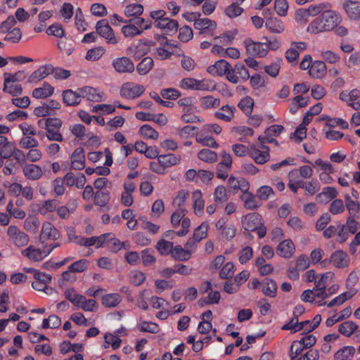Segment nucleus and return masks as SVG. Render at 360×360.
Wrapping results in <instances>:
<instances>
[{
    "instance_id": "obj_14",
    "label": "nucleus",
    "mask_w": 360,
    "mask_h": 360,
    "mask_svg": "<svg viewBox=\"0 0 360 360\" xmlns=\"http://www.w3.org/2000/svg\"><path fill=\"white\" fill-rule=\"evenodd\" d=\"M262 219L260 214L256 212L250 213L243 219V227L247 232L255 231V229L262 223Z\"/></svg>"
},
{
    "instance_id": "obj_8",
    "label": "nucleus",
    "mask_w": 360,
    "mask_h": 360,
    "mask_svg": "<svg viewBox=\"0 0 360 360\" xmlns=\"http://www.w3.org/2000/svg\"><path fill=\"white\" fill-rule=\"evenodd\" d=\"M250 78V73L247 68L243 63H237L234 68H231V73L228 77V80L233 84L242 82Z\"/></svg>"
},
{
    "instance_id": "obj_50",
    "label": "nucleus",
    "mask_w": 360,
    "mask_h": 360,
    "mask_svg": "<svg viewBox=\"0 0 360 360\" xmlns=\"http://www.w3.org/2000/svg\"><path fill=\"white\" fill-rule=\"evenodd\" d=\"M311 291L313 292V303L318 306L326 304L324 300L328 296L326 290L314 287Z\"/></svg>"
},
{
    "instance_id": "obj_26",
    "label": "nucleus",
    "mask_w": 360,
    "mask_h": 360,
    "mask_svg": "<svg viewBox=\"0 0 360 360\" xmlns=\"http://www.w3.org/2000/svg\"><path fill=\"white\" fill-rule=\"evenodd\" d=\"M136 190L135 184L131 182H125L124 184V191L121 195V203L126 206L129 207L133 204L134 198L132 197V193Z\"/></svg>"
},
{
    "instance_id": "obj_53",
    "label": "nucleus",
    "mask_w": 360,
    "mask_h": 360,
    "mask_svg": "<svg viewBox=\"0 0 360 360\" xmlns=\"http://www.w3.org/2000/svg\"><path fill=\"white\" fill-rule=\"evenodd\" d=\"M327 31L321 15L315 18L307 27V32L312 34H317Z\"/></svg>"
},
{
    "instance_id": "obj_44",
    "label": "nucleus",
    "mask_w": 360,
    "mask_h": 360,
    "mask_svg": "<svg viewBox=\"0 0 360 360\" xmlns=\"http://www.w3.org/2000/svg\"><path fill=\"white\" fill-rule=\"evenodd\" d=\"M3 91L13 96H15L22 94V88L20 84L10 82L8 79H4Z\"/></svg>"
},
{
    "instance_id": "obj_6",
    "label": "nucleus",
    "mask_w": 360,
    "mask_h": 360,
    "mask_svg": "<svg viewBox=\"0 0 360 360\" xmlns=\"http://www.w3.org/2000/svg\"><path fill=\"white\" fill-rule=\"evenodd\" d=\"M264 41L255 42L251 39H245L244 44L247 53L252 56L264 57L268 53V46Z\"/></svg>"
},
{
    "instance_id": "obj_56",
    "label": "nucleus",
    "mask_w": 360,
    "mask_h": 360,
    "mask_svg": "<svg viewBox=\"0 0 360 360\" xmlns=\"http://www.w3.org/2000/svg\"><path fill=\"white\" fill-rule=\"evenodd\" d=\"M174 248L172 242L167 241L164 239L160 240L156 245V248L161 255L172 254Z\"/></svg>"
},
{
    "instance_id": "obj_27",
    "label": "nucleus",
    "mask_w": 360,
    "mask_h": 360,
    "mask_svg": "<svg viewBox=\"0 0 360 360\" xmlns=\"http://www.w3.org/2000/svg\"><path fill=\"white\" fill-rule=\"evenodd\" d=\"M331 263L338 268H345L349 265V257L342 250H337L330 256Z\"/></svg>"
},
{
    "instance_id": "obj_15",
    "label": "nucleus",
    "mask_w": 360,
    "mask_h": 360,
    "mask_svg": "<svg viewBox=\"0 0 360 360\" xmlns=\"http://www.w3.org/2000/svg\"><path fill=\"white\" fill-rule=\"evenodd\" d=\"M46 248L44 247L43 250L39 248H37L33 245H30L26 249L22 251V255L28 258L30 261L32 262H40L44 258L47 257L46 254Z\"/></svg>"
},
{
    "instance_id": "obj_31",
    "label": "nucleus",
    "mask_w": 360,
    "mask_h": 360,
    "mask_svg": "<svg viewBox=\"0 0 360 360\" xmlns=\"http://www.w3.org/2000/svg\"><path fill=\"white\" fill-rule=\"evenodd\" d=\"M262 292L266 296L275 297L277 292L276 283L270 278H265L261 281Z\"/></svg>"
},
{
    "instance_id": "obj_30",
    "label": "nucleus",
    "mask_w": 360,
    "mask_h": 360,
    "mask_svg": "<svg viewBox=\"0 0 360 360\" xmlns=\"http://www.w3.org/2000/svg\"><path fill=\"white\" fill-rule=\"evenodd\" d=\"M309 72L312 77L321 79L326 75L327 68L323 61L315 60L312 63Z\"/></svg>"
},
{
    "instance_id": "obj_11",
    "label": "nucleus",
    "mask_w": 360,
    "mask_h": 360,
    "mask_svg": "<svg viewBox=\"0 0 360 360\" xmlns=\"http://www.w3.org/2000/svg\"><path fill=\"white\" fill-rule=\"evenodd\" d=\"M231 65L225 60H219L214 65H210L207 68V72L213 76L226 75V79L231 70Z\"/></svg>"
},
{
    "instance_id": "obj_1",
    "label": "nucleus",
    "mask_w": 360,
    "mask_h": 360,
    "mask_svg": "<svg viewBox=\"0 0 360 360\" xmlns=\"http://www.w3.org/2000/svg\"><path fill=\"white\" fill-rule=\"evenodd\" d=\"M26 273L32 274L34 279L32 282V288L38 291H43L46 295H51L53 288L48 285L51 283L52 277L50 274L41 272L33 268H24Z\"/></svg>"
},
{
    "instance_id": "obj_22",
    "label": "nucleus",
    "mask_w": 360,
    "mask_h": 360,
    "mask_svg": "<svg viewBox=\"0 0 360 360\" xmlns=\"http://www.w3.org/2000/svg\"><path fill=\"white\" fill-rule=\"evenodd\" d=\"M194 27L196 30H199L200 34L210 33L212 35V32L217 28V23L214 20L209 18H198L194 22Z\"/></svg>"
},
{
    "instance_id": "obj_19",
    "label": "nucleus",
    "mask_w": 360,
    "mask_h": 360,
    "mask_svg": "<svg viewBox=\"0 0 360 360\" xmlns=\"http://www.w3.org/2000/svg\"><path fill=\"white\" fill-rule=\"evenodd\" d=\"M316 343V338L313 335H304L300 340H294L295 353L300 354L304 349L312 347Z\"/></svg>"
},
{
    "instance_id": "obj_57",
    "label": "nucleus",
    "mask_w": 360,
    "mask_h": 360,
    "mask_svg": "<svg viewBox=\"0 0 360 360\" xmlns=\"http://www.w3.org/2000/svg\"><path fill=\"white\" fill-rule=\"evenodd\" d=\"M266 27L274 33H280L283 30L282 22L276 18H268L266 21Z\"/></svg>"
},
{
    "instance_id": "obj_54",
    "label": "nucleus",
    "mask_w": 360,
    "mask_h": 360,
    "mask_svg": "<svg viewBox=\"0 0 360 360\" xmlns=\"http://www.w3.org/2000/svg\"><path fill=\"white\" fill-rule=\"evenodd\" d=\"M139 134L146 139H158V132L149 124H143L139 129Z\"/></svg>"
},
{
    "instance_id": "obj_49",
    "label": "nucleus",
    "mask_w": 360,
    "mask_h": 360,
    "mask_svg": "<svg viewBox=\"0 0 360 360\" xmlns=\"http://www.w3.org/2000/svg\"><path fill=\"white\" fill-rule=\"evenodd\" d=\"M52 16L51 11H46L39 13L38 15L39 24L35 25L34 31L37 33L41 32L46 26V21Z\"/></svg>"
},
{
    "instance_id": "obj_43",
    "label": "nucleus",
    "mask_w": 360,
    "mask_h": 360,
    "mask_svg": "<svg viewBox=\"0 0 360 360\" xmlns=\"http://www.w3.org/2000/svg\"><path fill=\"white\" fill-rule=\"evenodd\" d=\"M333 276V274L331 272L317 275L314 282V287L326 290V286L332 282Z\"/></svg>"
},
{
    "instance_id": "obj_23",
    "label": "nucleus",
    "mask_w": 360,
    "mask_h": 360,
    "mask_svg": "<svg viewBox=\"0 0 360 360\" xmlns=\"http://www.w3.org/2000/svg\"><path fill=\"white\" fill-rule=\"evenodd\" d=\"M236 108L233 105H224L214 113V117L226 122H231L233 117Z\"/></svg>"
},
{
    "instance_id": "obj_62",
    "label": "nucleus",
    "mask_w": 360,
    "mask_h": 360,
    "mask_svg": "<svg viewBox=\"0 0 360 360\" xmlns=\"http://www.w3.org/2000/svg\"><path fill=\"white\" fill-rule=\"evenodd\" d=\"M89 264L87 259H82L71 264L68 266V269L74 273H82L87 269Z\"/></svg>"
},
{
    "instance_id": "obj_24",
    "label": "nucleus",
    "mask_w": 360,
    "mask_h": 360,
    "mask_svg": "<svg viewBox=\"0 0 360 360\" xmlns=\"http://www.w3.org/2000/svg\"><path fill=\"white\" fill-rule=\"evenodd\" d=\"M24 176L29 180L36 181L43 175L42 169L34 164H26L22 167Z\"/></svg>"
},
{
    "instance_id": "obj_64",
    "label": "nucleus",
    "mask_w": 360,
    "mask_h": 360,
    "mask_svg": "<svg viewBox=\"0 0 360 360\" xmlns=\"http://www.w3.org/2000/svg\"><path fill=\"white\" fill-rule=\"evenodd\" d=\"M347 105L356 110H360L359 92L356 89L349 91Z\"/></svg>"
},
{
    "instance_id": "obj_18",
    "label": "nucleus",
    "mask_w": 360,
    "mask_h": 360,
    "mask_svg": "<svg viewBox=\"0 0 360 360\" xmlns=\"http://www.w3.org/2000/svg\"><path fill=\"white\" fill-rule=\"evenodd\" d=\"M78 91L81 93L82 98H86L90 101L100 102L103 99V93L94 87L84 86L79 88Z\"/></svg>"
},
{
    "instance_id": "obj_16",
    "label": "nucleus",
    "mask_w": 360,
    "mask_h": 360,
    "mask_svg": "<svg viewBox=\"0 0 360 360\" xmlns=\"http://www.w3.org/2000/svg\"><path fill=\"white\" fill-rule=\"evenodd\" d=\"M180 86L185 89L208 91L209 86L205 84L203 80H198L194 78L187 77L184 78L181 81Z\"/></svg>"
},
{
    "instance_id": "obj_13",
    "label": "nucleus",
    "mask_w": 360,
    "mask_h": 360,
    "mask_svg": "<svg viewBox=\"0 0 360 360\" xmlns=\"http://www.w3.org/2000/svg\"><path fill=\"white\" fill-rule=\"evenodd\" d=\"M321 17L327 31L335 28L341 20L340 15L331 10L325 11L321 13Z\"/></svg>"
},
{
    "instance_id": "obj_63",
    "label": "nucleus",
    "mask_w": 360,
    "mask_h": 360,
    "mask_svg": "<svg viewBox=\"0 0 360 360\" xmlns=\"http://www.w3.org/2000/svg\"><path fill=\"white\" fill-rule=\"evenodd\" d=\"M208 228V224L207 222H202L194 230L193 238L198 242L207 238Z\"/></svg>"
},
{
    "instance_id": "obj_36",
    "label": "nucleus",
    "mask_w": 360,
    "mask_h": 360,
    "mask_svg": "<svg viewBox=\"0 0 360 360\" xmlns=\"http://www.w3.org/2000/svg\"><path fill=\"white\" fill-rule=\"evenodd\" d=\"M292 244L290 239L281 242L276 248L277 254L285 258H290L292 256Z\"/></svg>"
},
{
    "instance_id": "obj_46",
    "label": "nucleus",
    "mask_w": 360,
    "mask_h": 360,
    "mask_svg": "<svg viewBox=\"0 0 360 360\" xmlns=\"http://www.w3.org/2000/svg\"><path fill=\"white\" fill-rule=\"evenodd\" d=\"M357 329V324L351 321L343 322L338 328L339 332L346 337H350Z\"/></svg>"
},
{
    "instance_id": "obj_17",
    "label": "nucleus",
    "mask_w": 360,
    "mask_h": 360,
    "mask_svg": "<svg viewBox=\"0 0 360 360\" xmlns=\"http://www.w3.org/2000/svg\"><path fill=\"white\" fill-rule=\"evenodd\" d=\"M51 72H53L52 65H41L30 75L27 82L30 83H37L51 75Z\"/></svg>"
},
{
    "instance_id": "obj_61",
    "label": "nucleus",
    "mask_w": 360,
    "mask_h": 360,
    "mask_svg": "<svg viewBox=\"0 0 360 360\" xmlns=\"http://www.w3.org/2000/svg\"><path fill=\"white\" fill-rule=\"evenodd\" d=\"M243 11L244 10L242 7L233 3L226 6L224 9L225 15L231 19L240 16Z\"/></svg>"
},
{
    "instance_id": "obj_4",
    "label": "nucleus",
    "mask_w": 360,
    "mask_h": 360,
    "mask_svg": "<svg viewBox=\"0 0 360 360\" xmlns=\"http://www.w3.org/2000/svg\"><path fill=\"white\" fill-rule=\"evenodd\" d=\"M96 30L98 35L105 39L107 44L115 45L118 43V39L110 26L108 19L98 20L96 25Z\"/></svg>"
},
{
    "instance_id": "obj_12",
    "label": "nucleus",
    "mask_w": 360,
    "mask_h": 360,
    "mask_svg": "<svg viewBox=\"0 0 360 360\" xmlns=\"http://www.w3.org/2000/svg\"><path fill=\"white\" fill-rule=\"evenodd\" d=\"M298 188H302L306 196L311 197L319 191L320 186L316 181L299 180L294 181V193Z\"/></svg>"
},
{
    "instance_id": "obj_29",
    "label": "nucleus",
    "mask_w": 360,
    "mask_h": 360,
    "mask_svg": "<svg viewBox=\"0 0 360 360\" xmlns=\"http://www.w3.org/2000/svg\"><path fill=\"white\" fill-rule=\"evenodd\" d=\"M81 93L67 89L63 92V101L67 106H75L81 102Z\"/></svg>"
},
{
    "instance_id": "obj_45",
    "label": "nucleus",
    "mask_w": 360,
    "mask_h": 360,
    "mask_svg": "<svg viewBox=\"0 0 360 360\" xmlns=\"http://www.w3.org/2000/svg\"><path fill=\"white\" fill-rule=\"evenodd\" d=\"M110 200L108 191H97L94 195V204L99 207L106 206Z\"/></svg>"
},
{
    "instance_id": "obj_7",
    "label": "nucleus",
    "mask_w": 360,
    "mask_h": 360,
    "mask_svg": "<svg viewBox=\"0 0 360 360\" xmlns=\"http://www.w3.org/2000/svg\"><path fill=\"white\" fill-rule=\"evenodd\" d=\"M8 239L18 247L27 245L30 238L27 234L20 231L16 226H10L7 230Z\"/></svg>"
},
{
    "instance_id": "obj_48",
    "label": "nucleus",
    "mask_w": 360,
    "mask_h": 360,
    "mask_svg": "<svg viewBox=\"0 0 360 360\" xmlns=\"http://www.w3.org/2000/svg\"><path fill=\"white\" fill-rule=\"evenodd\" d=\"M200 106L205 110L217 108L220 105V99L212 96H206L200 98Z\"/></svg>"
},
{
    "instance_id": "obj_52",
    "label": "nucleus",
    "mask_w": 360,
    "mask_h": 360,
    "mask_svg": "<svg viewBox=\"0 0 360 360\" xmlns=\"http://www.w3.org/2000/svg\"><path fill=\"white\" fill-rule=\"evenodd\" d=\"M40 221L35 216L28 217L24 222L25 229L32 233H36L39 228Z\"/></svg>"
},
{
    "instance_id": "obj_41",
    "label": "nucleus",
    "mask_w": 360,
    "mask_h": 360,
    "mask_svg": "<svg viewBox=\"0 0 360 360\" xmlns=\"http://www.w3.org/2000/svg\"><path fill=\"white\" fill-rule=\"evenodd\" d=\"M77 307H80L82 310L86 311H95L97 310L98 304L94 299H86L85 296L79 297Z\"/></svg>"
},
{
    "instance_id": "obj_10",
    "label": "nucleus",
    "mask_w": 360,
    "mask_h": 360,
    "mask_svg": "<svg viewBox=\"0 0 360 360\" xmlns=\"http://www.w3.org/2000/svg\"><path fill=\"white\" fill-rule=\"evenodd\" d=\"M59 238L60 232L51 222L46 221L43 224L39 237L41 243H45L49 240H56Z\"/></svg>"
},
{
    "instance_id": "obj_9",
    "label": "nucleus",
    "mask_w": 360,
    "mask_h": 360,
    "mask_svg": "<svg viewBox=\"0 0 360 360\" xmlns=\"http://www.w3.org/2000/svg\"><path fill=\"white\" fill-rule=\"evenodd\" d=\"M112 65L115 72L120 74L131 73L135 69L133 61L127 56L115 58L112 62Z\"/></svg>"
},
{
    "instance_id": "obj_21",
    "label": "nucleus",
    "mask_w": 360,
    "mask_h": 360,
    "mask_svg": "<svg viewBox=\"0 0 360 360\" xmlns=\"http://www.w3.org/2000/svg\"><path fill=\"white\" fill-rule=\"evenodd\" d=\"M71 167L76 170H81L85 167V155L83 148L78 147L71 155Z\"/></svg>"
},
{
    "instance_id": "obj_20",
    "label": "nucleus",
    "mask_w": 360,
    "mask_h": 360,
    "mask_svg": "<svg viewBox=\"0 0 360 360\" xmlns=\"http://www.w3.org/2000/svg\"><path fill=\"white\" fill-rule=\"evenodd\" d=\"M263 148L266 150L262 151L254 146H250L249 148L248 155L257 164H264L269 160V148L264 146Z\"/></svg>"
},
{
    "instance_id": "obj_38",
    "label": "nucleus",
    "mask_w": 360,
    "mask_h": 360,
    "mask_svg": "<svg viewBox=\"0 0 360 360\" xmlns=\"http://www.w3.org/2000/svg\"><path fill=\"white\" fill-rule=\"evenodd\" d=\"M122 297L118 293H109L103 295L101 302L105 307L111 308L117 307L121 302Z\"/></svg>"
},
{
    "instance_id": "obj_3",
    "label": "nucleus",
    "mask_w": 360,
    "mask_h": 360,
    "mask_svg": "<svg viewBox=\"0 0 360 360\" xmlns=\"http://www.w3.org/2000/svg\"><path fill=\"white\" fill-rule=\"evenodd\" d=\"M155 45V41L143 39L139 40L136 44L130 46L127 49V54L132 56L135 60H139L150 51L151 46Z\"/></svg>"
},
{
    "instance_id": "obj_42",
    "label": "nucleus",
    "mask_w": 360,
    "mask_h": 360,
    "mask_svg": "<svg viewBox=\"0 0 360 360\" xmlns=\"http://www.w3.org/2000/svg\"><path fill=\"white\" fill-rule=\"evenodd\" d=\"M358 292L357 290H352V291H347L338 295L330 302L327 304L328 307H333L334 306H340L343 304L345 301L352 297Z\"/></svg>"
},
{
    "instance_id": "obj_59",
    "label": "nucleus",
    "mask_w": 360,
    "mask_h": 360,
    "mask_svg": "<svg viewBox=\"0 0 360 360\" xmlns=\"http://www.w3.org/2000/svg\"><path fill=\"white\" fill-rule=\"evenodd\" d=\"M241 199L244 202L245 207L248 210H255L259 206L255 196L250 192L243 194Z\"/></svg>"
},
{
    "instance_id": "obj_51",
    "label": "nucleus",
    "mask_w": 360,
    "mask_h": 360,
    "mask_svg": "<svg viewBox=\"0 0 360 360\" xmlns=\"http://www.w3.org/2000/svg\"><path fill=\"white\" fill-rule=\"evenodd\" d=\"M198 158L203 162L214 163L217 160V154L214 151L205 148L198 152Z\"/></svg>"
},
{
    "instance_id": "obj_35",
    "label": "nucleus",
    "mask_w": 360,
    "mask_h": 360,
    "mask_svg": "<svg viewBox=\"0 0 360 360\" xmlns=\"http://www.w3.org/2000/svg\"><path fill=\"white\" fill-rule=\"evenodd\" d=\"M192 198L193 200V207L194 212L197 215H201L205 207V201L202 198V193L200 190H195L193 192Z\"/></svg>"
},
{
    "instance_id": "obj_55",
    "label": "nucleus",
    "mask_w": 360,
    "mask_h": 360,
    "mask_svg": "<svg viewBox=\"0 0 360 360\" xmlns=\"http://www.w3.org/2000/svg\"><path fill=\"white\" fill-rule=\"evenodd\" d=\"M137 328L141 332L158 333L160 331L159 326L151 321H141L137 324Z\"/></svg>"
},
{
    "instance_id": "obj_39",
    "label": "nucleus",
    "mask_w": 360,
    "mask_h": 360,
    "mask_svg": "<svg viewBox=\"0 0 360 360\" xmlns=\"http://www.w3.org/2000/svg\"><path fill=\"white\" fill-rule=\"evenodd\" d=\"M355 352L354 347L345 346L340 349L334 355L335 360H352Z\"/></svg>"
},
{
    "instance_id": "obj_37",
    "label": "nucleus",
    "mask_w": 360,
    "mask_h": 360,
    "mask_svg": "<svg viewBox=\"0 0 360 360\" xmlns=\"http://www.w3.org/2000/svg\"><path fill=\"white\" fill-rule=\"evenodd\" d=\"M338 194L336 188L328 186L323 188L322 192L316 195V199L319 202H329L332 199L335 198Z\"/></svg>"
},
{
    "instance_id": "obj_60",
    "label": "nucleus",
    "mask_w": 360,
    "mask_h": 360,
    "mask_svg": "<svg viewBox=\"0 0 360 360\" xmlns=\"http://www.w3.org/2000/svg\"><path fill=\"white\" fill-rule=\"evenodd\" d=\"M238 106L245 115H248L252 111L254 101L251 97L245 96L240 101Z\"/></svg>"
},
{
    "instance_id": "obj_25",
    "label": "nucleus",
    "mask_w": 360,
    "mask_h": 360,
    "mask_svg": "<svg viewBox=\"0 0 360 360\" xmlns=\"http://www.w3.org/2000/svg\"><path fill=\"white\" fill-rule=\"evenodd\" d=\"M343 8L350 19H360V2L347 0L343 4Z\"/></svg>"
},
{
    "instance_id": "obj_2",
    "label": "nucleus",
    "mask_w": 360,
    "mask_h": 360,
    "mask_svg": "<svg viewBox=\"0 0 360 360\" xmlns=\"http://www.w3.org/2000/svg\"><path fill=\"white\" fill-rule=\"evenodd\" d=\"M322 110L321 103H316L310 108L305 114L302 122L294 131V141L300 143L307 136V125L310 123L314 115H319Z\"/></svg>"
},
{
    "instance_id": "obj_28",
    "label": "nucleus",
    "mask_w": 360,
    "mask_h": 360,
    "mask_svg": "<svg viewBox=\"0 0 360 360\" xmlns=\"http://www.w3.org/2000/svg\"><path fill=\"white\" fill-rule=\"evenodd\" d=\"M155 27L163 30L167 34H170L177 31L179 24L176 20L165 17L161 21H158L155 23Z\"/></svg>"
},
{
    "instance_id": "obj_58",
    "label": "nucleus",
    "mask_w": 360,
    "mask_h": 360,
    "mask_svg": "<svg viewBox=\"0 0 360 360\" xmlns=\"http://www.w3.org/2000/svg\"><path fill=\"white\" fill-rule=\"evenodd\" d=\"M143 12V6L141 4H131L126 6L124 14L128 17H138Z\"/></svg>"
},
{
    "instance_id": "obj_47",
    "label": "nucleus",
    "mask_w": 360,
    "mask_h": 360,
    "mask_svg": "<svg viewBox=\"0 0 360 360\" xmlns=\"http://www.w3.org/2000/svg\"><path fill=\"white\" fill-rule=\"evenodd\" d=\"M172 257L177 261L185 262L191 258V254L186 250L184 249L181 245H176L171 254Z\"/></svg>"
},
{
    "instance_id": "obj_34",
    "label": "nucleus",
    "mask_w": 360,
    "mask_h": 360,
    "mask_svg": "<svg viewBox=\"0 0 360 360\" xmlns=\"http://www.w3.org/2000/svg\"><path fill=\"white\" fill-rule=\"evenodd\" d=\"M158 160L160 161L163 167L166 169L180 163L181 157L173 153H169L160 155V156L158 157Z\"/></svg>"
},
{
    "instance_id": "obj_40",
    "label": "nucleus",
    "mask_w": 360,
    "mask_h": 360,
    "mask_svg": "<svg viewBox=\"0 0 360 360\" xmlns=\"http://www.w3.org/2000/svg\"><path fill=\"white\" fill-rule=\"evenodd\" d=\"M154 62L151 57H145L136 66V70L141 75L148 74L153 68Z\"/></svg>"
},
{
    "instance_id": "obj_32",
    "label": "nucleus",
    "mask_w": 360,
    "mask_h": 360,
    "mask_svg": "<svg viewBox=\"0 0 360 360\" xmlns=\"http://www.w3.org/2000/svg\"><path fill=\"white\" fill-rule=\"evenodd\" d=\"M197 109L195 105L191 108L182 110V115L181 117V120L182 122L185 123H195V122H201L203 121L200 116H198L195 114Z\"/></svg>"
},
{
    "instance_id": "obj_33",
    "label": "nucleus",
    "mask_w": 360,
    "mask_h": 360,
    "mask_svg": "<svg viewBox=\"0 0 360 360\" xmlns=\"http://www.w3.org/2000/svg\"><path fill=\"white\" fill-rule=\"evenodd\" d=\"M54 91V88L48 82H44L42 86L35 88L32 91V96L35 98H46L51 96Z\"/></svg>"
},
{
    "instance_id": "obj_5",
    "label": "nucleus",
    "mask_w": 360,
    "mask_h": 360,
    "mask_svg": "<svg viewBox=\"0 0 360 360\" xmlns=\"http://www.w3.org/2000/svg\"><path fill=\"white\" fill-rule=\"evenodd\" d=\"M144 91L145 87L143 85L126 82L120 88V96L122 98L132 100L141 96Z\"/></svg>"
}]
</instances>
